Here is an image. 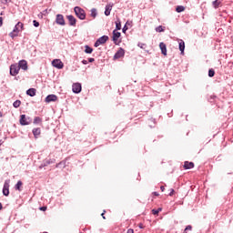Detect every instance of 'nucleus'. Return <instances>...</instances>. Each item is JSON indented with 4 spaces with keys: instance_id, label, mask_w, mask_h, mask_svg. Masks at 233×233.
Instances as JSON below:
<instances>
[{
    "instance_id": "obj_1",
    "label": "nucleus",
    "mask_w": 233,
    "mask_h": 233,
    "mask_svg": "<svg viewBox=\"0 0 233 233\" xmlns=\"http://www.w3.org/2000/svg\"><path fill=\"white\" fill-rule=\"evenodd\" d=\"M25 29V25L21 22H18L14 30L9 34V35L14 39V37H17L19 35V32H22V30Z\"/></svg>"
},
{
    "instance_id": "obj_2",
    "label": "nucleus",
    "mask_w": 233,
    "mask_h": 233,
    "mask_svg": "<svg viewBox=\"0 0 233 233\" xmlns=\"http://www.w3.org/2000/svg\"><path fill=\"white\" fill-rule=\"evenodd\" d=\"M74 10H75V14H76V17H78V19H81L82 21L86 19V13H85L83 8H81L79 6H76L74 8Z\"/></svg>"
},
{
    "instance_id": "obj_3",
    "label": "nucleus",
    "mask_w": 233,
    "mask_h": 233,
    "mask_svg": "<svg viewBox=\"0 0 233 233\" xmlns=\"http://www.w3.org/2000/svg\"><path fill=\"white\" fill-rule=\"evenodd\" d=\"M19 66L17 64H13L10 66V76H15L19 74Z\"/></svg>"
},
{
    "instance_id": "obj_4",
    "label": "nucleus",
    "mask_w": 233,
    "mask_h": 233,
    "mask_svg": "<svg viewBox=\"0 0 233 233\" xmlns=\"http://www.w3.org/2000/svg\"><path fill=\"white\" fill-rule=\"evenodd\" d=\"M4 196H9L10 194V180H5L3 187Z\"/></svg>"
},
{
    "instance_id": "obj_5",
    "label": "nucleus",
    "mask_w": 233,
    "mask_h": 233,
    "mask_svg": "<svg viewBox=\"0 0 233 233\" xmlns=\"http://www.w3.org/2000/svg\"><path fill=\"white\" fill-rule=\"evenodd\" d=\"M56 25H60V26H65V25H66L65 16H63V15H56Z\"/></svg>"
},
{
    "instance_id": "obj_6",
    "label": "nucleus",
    "mask_w": 233,
    "mask_h": 233,
    "mask_svg": "<svg viewBox=\"0 0 233 233\" xmlns=\"http://www.w3.org/2000/svg\"><path fill=\"white\" fill-rule=\"evenodd\" d=\"M52 65H53V66H55V68H58L59 70H61L65 66V65L63 64V62L60 59L53 60Z\"/></svg>"
},
{
    "instance_id": "obj_7",
    "label": "nucleus",
    "mask_w": 233,
    "mask_h": 233,
    "mask_svg": "<svg viewBox=\"0 0 233 233\" xmlns=\"http://www.w3.org/2000/svg\"><path fill=\"white\" fill-rule=\"evenodd\" d=\"M125 56V49L120 47L115 54L114 59H121Z\"/></svg>"
},
{
    "instance_id": "obj_8",
    "label": "nucleus",
    "mask_w": 233,
    "mask_h": 233,
    "mask_svg": "<svg viewBox=\"0 0 233 233\" xmlns=\"http://www.w3.org/2000/svg\"><path fill=\"white\" fill-rule=\"evenodd\" d=\"M17 66L22 70H28V63L26 60H20Z\"/></svg>"
},
{
    "instance_id": "obj_9",
    "label": "nucleus",
    "mask_w": 233,
    "mask_h": 233,
    "mask_svg": "<svg viewBox=\"0 0 233 233\" xmlns=\"http://www.w3.org/2000/svg\"><path fill=\"white\" fill-rule=\"evenodd\" d=\"M30 118H26V115H21L20 116V125L26 126L30 125V121H28Z\"/></svg>"
},
{
    "instance_id": "obj_10",
    "label": "nucleus",
    "mask_w": 233,
    "mask_h": 233,
    "mask_svg": "<svg viewBox=\"0 0 233 233\" xmlns=\"http://www.w3.org/2000/svg\"><path fill=\"white\" fill-rule=\"evenodd\" d=\"M119 37H121V33L117 30H114L112 40L115 43V45H117V40L119 39Z\"/></svg>"
},
{
    "instance_id": "obj_11",
    "label": "nucleus",
    "mask_w": 233,
    "mask_h": 233,
    "mask_svg": "<svg viewBox=\"0 0 233 233\" xmlns=\"http://www.w3.org/2000/svg\"><path fill=\"white\" fill-rule=\"evenodd\" d=\"M72 90L74 94H79L81 92V84L79 83L73 84Z\"/></svg>"
},
{
    "instance_id": "obj_12",
    "label": "nucleus",
    "mask_w": 233,
    "mask_h": 233,
    "mask_svg": "<svg viewBox=\"0 0 233 233\" xmlns=\"http://www.w3.org/2000/svg\"><path fill=\"white\" fill-rule=\"evenodd\" d=\"M66 17H67V20L69 21L70 26H76V24L77 23V20L76 19V17H74V15H69Z\"/></svg>"
},
{
    "instance_id": "obj_13",
    "label": "nucleus",
    "mask_w": 233,
    "mask_h": 233,
    "mask_svg": "<svg viewBox=\"0 0 233 233\" xmlns=\"http://www.w3.org/2000/svg\"><path fill=\"white\" fill-rule=\"evenodd\" d=\"M57 99V96L56 95H48L46 97V103H52V101H56Z\"/></svg>"
},
{
    "instance_id": "obj_14",
    "label": "nucleus",
    "mask_w": 233,
    "mask_h": 233,
    "mask_svg": "<svg viewBox=\"0 0 233 233\" xmlns=\"http://www.w3.org/2000/svg\"><path fill=\"white\" fill-rule=\"evenodd\" d=\"M159 48L161 50V54H163V56H167V45L163 42H161L159 44Z\"/></svg>"
},
{
    "instance_id": "obj_15",
    "label": "nucleus",
    "mask_w": 233,
    "mask_h": 233,
    "mask_svg": "<svg viewBox=\"0 0 233 233\" xmlns=\"http://www.w3.org/2000/svg\"><path fill=\"white\" fill-rule=\"evenodd\" d=\"M184 168H185V170H190V168H194V163L186 161L184 163Z\"/></svg>"
},
{
    "instance_id": "obj_16",
    "label": "nucleus",
    "mask_w": 233,
    "mask_h": 233,
    "mask_svg": "<svg viewBox=\"0 0 233 233\" xmlns=\"http://www.w3.org/2000/svg\"><path fill=\"white\" fill-rule=\"evenodd\" d=\"M178 45L181 55L183 56L185 54V41L179 40Z\"/></svg>"
},
{
    "instance_id": "obj_17",
    "label": "nucleus",
    "mask_w": 233,
    "mask_h": 233,
    "mask_svg": "<svg viewBox=\"0 0 233 233\" xmlns=\"http://www.w3.org/2000/svg\"><path fill=\"white\" fill-rule=\"evenodd\" d=\"M33 135L35 138L39 137V136H41V128L39 127L34 128Z\"/></svg>"
},
{
    "instance_id": "obj_18",
    "label": "nucleus",
    "mask_w": 233,
    "mask_h": 233,
    "mask_svg": "<svg viewBox=\"0 0 233 233\" xmlns=\"http://www.w3.org/2000/svg\"><path fill=\"white\" fill-rule=\"evenodd\" d=\"M35 92H37V90L35 88H29L26 91L27 96H30V97H34V96H35Z\"/></svg>"
},
{
    "instance_id": "obj_19",
    "label": "nucleus",
    "mask_w": 233,
    "mask_h": 233,
    "mask_svg": "<svg viewBox=\"0 0 233 233\" xmlns=\"http://www.w3.org/2000/svg\"><path fill=\"white\" fill-rule=\"evenodd\" d=\"M97 40H98V43H100L101 45H105V43H106L108 41V36L103 35L100 38H98Z\"/></svg>"
},
{
    "instance_id": "obj_20",
    "label": "nucleus",
    "mask_w": 233,
    "mask_h": 233,
    "mask_svg": "<svg viewBox=\"0 0 233 233\" xmlns=\"http://www.w3.org/2000/svg\"><path fill=\"white\" fill-rule=\"evenodd\" d=\"M110 12H112V5H106L105 15H109Z\"/></svg>"
},
{
    "instance_id": "obj_21",
    "label": "nucleus",
    "mask_w": 233,
    "mask_h": 233,
    "mask_svg": "<svg viewBox=\"0 0 233 233\" xmlns=\"http://www.w3.org/2000/svg\"><path fill=\"white\" fill-rule=\"evenodd\" d=\"M33 123H34V125H40V124L43 123V119L41 117H39V116H35L34 118V122Z\"/></svg>"
},
{
    "instance_id": "obj_22",
    "label": "nucleus",
    "mask_w": 233,
    "mask_h": 233,
    "mask_svg": "<svg viewBox=\"0 0 233 233\" xmlns=\"http://www.w3.org/2000/svg\"><path fill=\"white\" fill-rule=\"evenodd\" d=\"M176 12H177V14H181V12H185V6L183 5H177L176 7Z\"/></svg>"
},
{
    "instance_id": "obj_23",
    "label": "nucleus",
    "mask_w": 233,
    "mask_h": 233,
    "mask_svg": "<svg viewBox=\"0 0 233 233\" xmlns=\"http://www.w3.org/2000/svg\"><path fill=\"white\" fill-rule=\"evenodd\" d=\"M91 17H93V19H96V17H97V9H91Z\"/></svg>"
},
{
    "instance_id": "obj_24",
    "label": "nucleus",
    "mask_w": 233,
    "mask_h": 233,
    "mask_svg": "<svg viewBox=\"0 0 233 233\" xmlns=\"http://www.w3.org/2000/svg\"><path fill=\"white\" fill-rule=\"evenodd\" d=\"M85 52L86 54H92V52H94V49L88 46H85Z\"/></svg>"
},
{
    "instance_id": "obj_25",
    "label": "nucleus",
    "mask_w": 233,
    "mask_h": 233,
    "mask_svg": "<svg viewBox=\"0 0 233 233\" xmlns=\"http://www.w3.org/2000/svg\"><path fill=\"white\" fill-rule=\"evenodd\" d=\"M23 187V182L19 180L17 184L15 185V190H19L21 192V187Z\"/></svg>"
},
{
    "instance_id": "obj_26",
    "label": "nucleus",
    "mask_w": 233,
    "mask_h": 233,
    "mask_svg": "<svg viewBox=\"0 0 233 233\" xmlns=\"http://www.w3.org/2000/svg\"><path fill=\"white\" fill-rule=\"evenodd\" d=\"M13 106H15V108H19L21 106V100L15 101Z\"/></svg>"
},
{
    "instance_id": "obj_27",
    "label": "nucleus",
    "mask_w": 233,
    "mask_h": 233,
    "mask_svg": "<svg viewBox=\"0 0 233 233\" xmlns=\"http://www.w3.org/2000/svg\"><path fill=\"white\" fill-rule=\"evenodd\" d=\"M219 5H221V1H219V0H215L213 2L214 8H219Z\"/></svg>"
},
{
    "instance_id": "obj_28",
    "label": "nucleus",
    "mask_w": 233,
    "mask_h": 233,
    "mask_svg": "<svg viewBox=\"0 0 233 233\" xmlns=\"http://www.w3.org/2000/svg\"><path fill=\"white\" fill-rule=\"evenodd\" d=\"M156 32H158V33L165 32V27L163 25H159L156 27Z\"/></svg>"
},
{
    "instance_id": "obj_29",
    "label": "nucleus",
    "mask_w": 233,
    "mask_h": 233,
    "mask_svg": "<svg viewBox=\"0 0 233 233\" xmlns=\"http://www.w3.org/2000/svg\"><path fill=\"white\" fill-rule=\"evenodd\" d=\"M214 76H216V71H214V69H209L208 70V76L209 77H214Z\"/></svg>"
},
{
    "instance_id": "obj_30",
    "label": "nucleus",
    "mask_w": 233,
    "mask_h": 233,
    "mask_svg": "<svg viewBox=\"0 0 233 233\" xmlns=\"http://www.w3.org/2000/svg\"><path fill=\"white\" fill-rule=\"evenodd\" d=\"M190 230H192V226L188 225V226L184 229V233H188V232H190Z\"/></svg>"
},
{
    "instance_id": "obj_31",
    "label": "nucleus",
    "mask_w": 233,
    "mask_h": 233,
    "mask_svg": "<svg viewBox=\"0 0 233 233\" xmlns=\"http://www.w3.org/2000/svg\"><path fill=\"white\" fill-rule=\"evenodd\" d=\"M138 46L139 48H142V50H145L147 48V44L139 43Z\"/></svg>"
},
{
    "instance_id": "obj_32",
    "label": "nucleus",
    "mask_w": 233,
    "mask_h": 233,
    "mask_svg": "<svg viewBox=\"0 0 233 233\" xmlns=\"http://www.w3.org/2000/svg\"><path fill=\"white\" fill-rule=\"evenodd\" d=\"M116 29H115V30H116V31L121 29V22L116 23Z\"/></svg>"
},
{
    "instance_id": "obj_33",
    "label": "nucleus",
    "mask_w": 233,
    "mask_h": 233,
    "mask_svg": "<svg viewBox=\"0 0 233 233\" xmlns=\"http://www.w3.org/2000/svg\"><path fill=\"white\" fill-rule=\"evenodd\" d=\"M152 214H153L154 216H157V214H159V210H157V209H152Z\"/></svg>"
},
{
    "instance_id": "obj_34",
    "label": "nucleus",
    "mask_w": 233,
    "mask_h": 233,
    "mask_svg": "<svg viewBox=\"0 0 233 233\" xmlns=\"http://www.w3.org/2000/svg\"><path fill=\"white\" fill-rule=\"evenodd\" d=\"M34 26H35L37 28V26H39V22L34 20L33 21Z\"/></svg>"
},
{
    "instance_id": "obj_35",
    "label": "nucleus",
    "mask_w": 233,
    "mask_h": 233,
    "mask_svg": "<svg viewBox=\"0 0 233 233\" xmlns=\"http://www.w3.org/2000/svg\"><path fill=\"white\" fill-rule=\"evenodd\" d=\"M101 44L99 42V40H96V43H95V46L96 48H97V46H99Z\"/></svg>"
},
{
    "instance_id": "obj_36",
    "label": "nucleus",
    "mask_w": 233,
    "mask_h": 233,
    "mask_svg": "<svg viewBox=\"0 0 233 233\" xmlns=\"http://www.w3.org/2000/svg\"><path fill=\"white\" fill-rule=\"evenodd\" d=\"M174 194H176V191L174 189H170L169 196L172 197Z\"/></svg>"
},
{
    "instance_id": "obj_37",
    "label": "nucleus",
    "mask_w": 233,
    "mask_h": 233,
    "mask_svg": "<svg viewBox=\"0 0 233 233\" xmlns=\"http://www.w3.org/2000/svg\"><path fill=\"white\" fill-rule=\"evenodd\" d=\"M105 214H106V210H104L103 213L101 214L103 219H106V217H105Z\"/></svg>"
},
{
    "instance_id": "obj_38",
    "label": "nucleus",
    "mask_w": 233,
    "mask_h": 233,
    "mask_svg": "<svg viewBox=\"0 0 233 233\" xmlns=\"http://www.w3.org/2000/svg\"><path fill=\"white\" fill-rule=\"evenodd\" d=\"M39 210H42V212H45L46 211V207H41L39 208Z\"/></svg>"
},
{
    "instance_id": "obj_39",
    "label": "nucleus",
    "mask_w": 233,
    "mask_h": 233,
    "mask_svg": "<svg viewBox=\"0 0 233 233\" xmlns=\"http://www.w3.org/2000/svg\"><path fill=\"white\" fill-rule=\"evenodd\" d=\"M94 61H96V59H94V58H88V62H89V63H94Z\"/></svg>"
},
{
    "instance_id": "obj_40",
    "label": "nucleus",
    "mask_w": 233,
    "mask_h": 233,
    "mask_svg": "<svg viewBox=\"0 0 233 233\" xmlns=\"http://www.w3.org/2000/svg\"><path fill=\"white\" fill-rule=\"evenodd\" d=\"M127 233H134V229L129 228V229H127Z\"/></svg>"
},
{
    "instance_id": "obj_41",
    "label": "nucleus",
    "mask_w": 233,
    "mask_h": 233,
    "mask_svg": "<svg viewBox=\"0 0 233 233\" xmlns=\"http://www.w3.org/2000/svg\"><path fill=\"white\" fill-rule=\"evenodd\" d=\"M82 63H83V65H88V61L87 60H83Z\"/></svg>"
},
{
    "instance_id": "obj_42",
    "label": "nucleus",
    "mask_w": 233,
    "mask_h": 233,
    "mask_svg": "<svg viewBox=\"0 0 233 233\" xmlns=\"http://www.w3.org/2000/svg\"><path fill=\"white\" fill-rule=\"evenodd\" d=\"M161 192H165V186L160 187Z\"/></svg>"
},
{
    "instance_id": "obj_43",
    "label": "nucleus",
    "mask_w": 233,
    "mask_h": 233,
    "mask_svg": "<svg viewBox=\"0 0 233 233\" xmlns=\"http://www.w3.org/2000/svg\"><path fill=\"white\" fill-rule=\"evenodd\" d=\"M138 227L139 228H145V227L143 226V223L138 224Z\"/></svg>"
},
{
    "instance_id": "obj_44",
    "label": "nucleus",
    "mask_w": 233,
    "mask_h": 233,
    "mask_svg": "<svg viewBox=\"0 0 233 233\" xmlns=\"http://www.w3.org/2000/svg\"><path fill=\"white\" fill-rule=\"evenodd\" d=\"M0 26H3V17H0Z\"/></svg>"
},
{
    "instance_id": "obj_45",
    "label": "nucleus",
    "mask_w": 233,
    "mask_h": 233,
    "mask_svg": "<svg viewBox=\"0 0 233 233\" xmlns=\"http://www.w3.org/2000/svg\"><path fill=\"white\" fill-rule=\"evenodd\" d=\"M127 30H128V27H127V25H125L123 28V32H127Z\"/></svg>"
},
{
    "instance_id": "obj_46",
    "label": "nucleus",
    "mask_w": 233,
    "mask_h": 233,
    "mask_svg": "<svg viewBox=\"0 0 233 233\" xmlns=\"http://www.w3.org/2000/svg\"><path fill=\"white\" fill-rule=\"evenodd\" d=\"M153 194H154V196H157V197L159 196V193H157V192H154Z\"/></svg>"
},
{
    "instance_id": "obj_47",
    "label": "nucleus",
    "mask_w": 233,
    "mask_h": 233,
    "mask_svg": "<svg viewBox=\"0 0 233 233\" xmlns=\"http://www.w3.org/2000/svg\"><path fill=\"white\" fill-rule=\"evenodd\" d=\"M3 208V204L0 203V210Z\"/></svg>"
},
{
    "instance_id": "obj_48",
    "label": "nucleus",
    "mask_w": 233,
    "mask_h": 233,
    "mask_svg": "<svg viewBox=\"0 0 233 233\" xmlns=\"http://www.w3.org/2000/svg\"><path fill=\"white\" fill-rule=\"evenodd\" d=\"M157 210H158V212H161V210H162V209H161V208H158V209H157Z\"/></svg>"
}]
</instances>
